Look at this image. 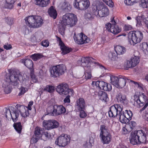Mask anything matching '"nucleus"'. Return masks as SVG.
<instances>
[{
    "label": "nucleus",
    "mask_w": 148,
    "mask_h": 148,
    "mask_svg": "<svg viewBox=\"0 0 148 148\" xmlns=\"http://www.w3.org/2000/svg\"><path fill=\"white\" fill-rule=\"evenodd\" d=\"M53 110H54V105L49 104L47 109V114H50L51 116H53Z\"/></svg>",
    "instance_id": "a19ab883"
},
{
    "label": "nucleus",
    "mask_w": 148,
    "mask_h": 148,
    "mask_svg": "<svg viewBox=\"0 0 148 148\" xmlns=\"http://www.w3.org/2000/svg\"><path fill=\"white\" fill-rule=\"evenodd\" d=\"M45 90L49 92H53L54 90V87L52 86L47 85L46 86Z\"/></svg>",
    "instance_id": "3c124183"
},
{
    "label": "nucleus",
    "mask_w": 148,
    "mask_h": 148,
    "mask_svg": "<svg viewBox=\"0 0 148 148\" xmlns=\"http://www.w3.org/2000/svg\"><path fill=\"white\" fill-rule=\"evenodd\" d=\"M140 7L143 8H148V0H141L140 3Z\"/></svg>",
    "instance_id": "79ce46f5"
},
{
    "label": "nucleus",
    "mask_w": 148,
    "mask_h": 148,
    "mask_svg": "<svg viewBox=\"0 0 148 148\" xmlns=\"http://www.w3.org/2000/svg\"><path fill=\"white\" fill-rule=\"evenodd\" d=\"M20 92L18 94L19 96H21L23 95L26 91H28V89L23 87H21L19 89Z\"/></svg>",
    "instance_id": "864d4df0"
},
{
    "label": "nucleus",
    "mask_w": 148,
    "mask_h": 148,
    "mask_svg": "<svg viewBox=\"0 0 148 148\" xmlns=\"http://www.w3.org/2000/svg\"><path fill=\"white\" fill-rule=\"evenodd\" d=\"M40 138L38 137V136L34 135L30 140V143L32 144L35 143L38 141Z\"/></svg>",
    "instance_id": "09e8293b"
},
{
    "label": "nucleus",
    "mask_w": 148,
    "mask_h": 148,
    "mask_svg": "<svg viewBox=\"0 0 148 148\" xmlns=\"http://www.w3.org/2000/svg\"><path fill=\"white\" fill-rule=\"evenodd\" d=\"M139 58L138 56H134V57L130 59L133 66H135L139 62Z\"/></svg>",
    "instance_id": "f704fd0d"
},
{
    "label": "nucleus",
    "mask_w": 148,
    "mask_h": 148,
    "mask_svg": "<svg viewBox=\"0 0 148 148\" xmlns=\"http://www.w3.org/2000/svg\"><path fill=\"white\" fill-rule=\"evenodd\" d=\"M66 109L62 105H54V110L53 111V116H57L65 113Z\"/></svg>",
    "instance_id": "dca6fc26"
},
{
    "label": "nucleus",
    "mask_w": 148,
    "mask_h": 148,
    "mask_svg": "<svg viewBox=\"0 0 148 148\" xmlns=\"http://www.w3.org/2000/svg\"><path fill=\"white\" fill-rule=\"evenodd\" d=\"M13 19L12 18L8 17L5 18V21L7 23L10 25H12L13 23Z\"/></svg>",
    "instance_id": "4d7b16f0"
},
{
    "label": "nucleus",
    "mask_w": 148,
    "mask_h": 148,
    "mask_svg": "<svg viewBox=\"0 0 148 148\" xmlns=\"http://www.w3.org/2000/svg\"><path fill=\"white\" fill-rule=\"evenodd\" d=\"M22 62L24 63L25 66L29 69H32L33 67V64L31 60L28 59H25L23 60Z\"/></svg>",
    "instance_id": "c85d7f7f"
},
{
    "label": "nucleus",
    "mask_w": 148,
    "mask_h": 148,
    "mask_svg": "<svg viewBox=\"0 0 148 148\" xmlns=\"http://www.w3.org/2000/svg\"><path fill=\"white\" fill-rule=\"evenodd\" d=\"M99 10L97 9V7H96L97 10L95 11L94 14L96 16L101 17H106L109 14V10L107 7L102 2L99 3Z\"/></svg>",
    "instance_id": "9d476101"
},
{
    "label": "nucleus",
    "mask_w": 148,
    "mask_h": 148,
    "mask_svg": "<svg viewBox=\"0 0 148 148\" xmlns=\"http://www.w3.org/2000/svg\"><path fill=\"white\" fill-rule=\"evenodd\" d=\"M20 75L17 74L16 72H13L10 74V76L6 77L5 82L3 83V87H4V91L6 93L11 92V89L8 86L10 84L16 86L18 84L19 77Z\"/></svg>",
    "instance_id": "f257e3e1"
},
{
    "label": "nucleus",
    "mask_w": 148,
    "mask_h": 148,
    "mask_svg": "<svg viewBox=\"0 0 148 148\" xmlns=\"http://www.w3.org/2000/svg\"><path fill=\"white\" fill-rule=\"evenodd\" d=\"M70 140L69 136L62 134L56 139L55 143L60 147H64L68 144Z\"/></svg>",
    "instance_id": "ddd939ff"
},
{
    "label": "nucleus",
    "mask_w": 148,
    "mask_h": 148,
    "mask_svg": "<svg viewBox=\"0 0 148 148\" xmlns=\"http://www.w3.org/2000/svg\"><path fill=\"white\" fill-rule=\"evenodd\" d=\"M21 116L23 117H26L29 116V111L27 110L24 112L22 113L21 114Z\"/></svg>",
    "instance_id": "774afa93"
},
{
    "label": "nucleus",
    "mask_w": 148,
    "mask_h": 148,
    "mask_svg": "<svg viewBox=\"0 0 148 148\" xmlns=\"http://www.w3.org/2000/svg\"><path fill=\"white\" fill-rule=\"evenodd\" d=\"M107 5L110 7H112L113 3L112 0H102Z\"/></svg>",
    "instance_id": "e2e57ef3"
},
{
    "label": "nucleus",
    "mask_w": 148,
    "mask_h": 148,
    "mask_svg": "<svg viewBox=\"0 0 148 148\" xmlns=\"http://www.w3.org/2000/svg\"><path fill=\"white\" fill-rule=\"evenodd\" d=\"M56 37L57 38L58 41H59V45L60 46V48L61 49H62V47H64L65 46L64 45V44L62 42L61 38L60 37H58L57 36H56Z\"/></svg>",
    "instance_id": "bf43d9fd"
},
{
    "label": "nucleus",
    "mask_w": 148,
    "mask_h": 148,
    "mask_svg": "<svg viewBox=\"0 0 148 148\" xmlns=\"http://www.w3.org/2000/svg\"><path fill=\"white\" fill-rule=\"evenodd\" d=\"M85 69L86 71L85 72V78L86 79L91 78V70L90 66H88Z\"/></svg>",
    "instance_id": "c756f323"
},
{
    "label": "nucleus",
    "mask_w": 148,
    "mask_h": 148,
    "mask_svg": "<svg viewBox=\"0 0 148 148\" xmlns=\"http://www.w3.org/2000/svg\"><path fill=\"white\" fill-rule=\"evenodd\" d=\"M106 82L103 81H97L96 82H93L92 84H94L97 87H98L101 89H103V86L106 85Z\"/></svg>",
    "instance_id": "72a5a7b5"
},
{
    "label": "nucleus",
    "mask_w": 148,
    "mask_h": 148,
    "mask_svg": "<svg viewBox=\"0 0 148 148\" xmlns=\"http://www.w3.org/2000/svg\"><path fill=\"white\" fill-rule=\"evenodd\" d=\"M112 23H109L106 25V27L108 30L113 34L116 35L120 32L121 30L116 25V23L113 18L111 21Z\"/></svg>",
    "instance_id": "f8f14e48"
},
{
    "label": "nucleus",
    "mask_w": 148,
    "mask_h": 148,
    "mask_svg": "<svg viewBox=\"0 0 148 148\" xmlns=\"http://www.w3.org/2000/svg\"><path fill=\"white\" fill-rule=\"evenodd\" d=\"M72 49L71 48H69L65 46L64 47H62L61 50L62 51V54L63 55H65L72 51Z\"/></svg>",
    "instance_id": "37998d69"
},
{
    "label": "nucleus",
    "mask_w": 148,
    "mask_h": 148,
    "mask_svg": "<svg viewBox=\"0 0 148 148\" xmlns=\"http://www.w3.org/2000/svg\"><path fill=\"white\" fill-rule=\"evenodd\" d=\"M42 33L41 32H36L34 37L36 39V41H40L42 38Z\"/></svg>",
    "instance_id": "49530a36"
},
{
    "label": "nucleus",
    "mask_w": 148,
    "mask_h": 148,
    "mask_svg": "<svg viewBox=\"0 0 148 148\" xmlns=\"http://www.w3.org/2000/svg\"><path fill=\"white\" fill-rule=\"evenodd\" d=\"M43 126L45 128L49 130L58 128L59 125L58 122L54 120H44L43 122Z\"/></svg>",
    "instance_id": "4468645a"
},
{
    "label": "nucleus",
    "mask_w": 148,
    "mask_h": 148,
    "mask_svg": "<svg viewBox=\"0 0 148 148\" xmlns=\"http://www.w3.org/2000/svg\"><path fill=\"white\" fill-rule=\"evenodd\" d=\"M66 25L62 23V22H61L59 27V32L62 35H64V34Z\"/></svg>",
    "instance_id": "58836bf2"
},
{
    "label": "nucleus",
    "mask_w": 148,
    "mask_h": 148,
    "mask_svg": "<svg viewBox=\"0 0 148 148\" xmlns=\"http://www.w3.org/2000/svg\"><path fill=\"white\" fill-rule=\"evenodd\" d=\"M12 112L10 109H7L5 113V115L6 118L8 119L9 117L10 116Z\"/></svg>",
    "instance_id": "338daca9"
},
{
    "label": "nucleus",
    "mask_w": 148,
    "mask_h": 148,
    "mask_svg": "<svg viewBox=\"0 0 148 148\" xmlns=\"http://www.w3.org/2000/svg\"><path fill=\"white\" fill-rule=\"evenodd\" d=\"M81 62L82 66L85 67V68L87 67L86 66L89 63H92L99 65L101 69L103 68L105 69V67L99 64V62H96L95 60L92 57H82L81 58Z\"/></svg>",
    "instance_id": "2eb2a0df"
},
{
    "label": "nucleus",
    "mask_w": 148,
    "mask_h": 148,
    "mask_svg": "<svg viewBox=\"0 0 148 148\" xmlns=\"http://www.w3.org/2000/svg\"><path fill=\"white\" fill-rule=\"evenodd\" d=\"M5 6L9 9H12L13 7V4L15 2L14 0H5Z\"/></svg>",
    "instance_id": "e433bc0d"
},
{
    "label": "nucleus",
    "mask_w": 148,
    "mask_h": 148,
    "mask_svg": "<svg viewBox=\"0 0 148 148\" xmlns=\"http://www.w3.org/2000/svg\"><path fill=\"white\" fill-rule=\"evenodd\" d=\"M136 132L138 136L140 143H144L146 141H148V134L146 135L145 132L142 130L136 131Z\"/></svg>",
    "instance_id": "f3484780"
},
{
    "label": "nucleus",
    "mask_w": 148,
    "mask_h": 148,
    "mask_svg": "<svg viewBox=\"0 0 148 148\" xmlns=\"http://www.w3.org/2000/svg\"><path fill=\"white\" fill-rule=\"evenodd\" d=\"M128 37L130 39L134 45L140 42L143 39V34L139 31H131L128 34Z\"/></svg>",
    "instance_id": "0eeeda50"
},
{
    "label": "nucleus",
    "mask_w": 148,
    "mask_h": 148,
    "mask_svg": "<svg viewBox=\"0 0 148 148\" xmlns=\"http://www.w3.org/2000/svg\"><path fill=\"white\" fill-rule=\"evenodd\" d=\"M60 5L61 9L65 12H70L71 8V6L66 1L61 3Z\"/></svg>",
    "instance_id": "4be33fe9"
},
{
    "label": "nucleus",
    "mask_w": 148,
    "mask_h": 148,
    "mask_svg": "<svg viewBox=\"0 0 148 148\" xmlns=\"http://www.w3.org/2000/svg\"><path fill=\"white\" fill-rule=\"evenodd\" d=\"M43 56L42 55L39 53H35L32 55L30 57L34 60L36 61L37 60L42 58Z\"/></svg>",
    "instance_id": "a18cd8bd"
},
{
    "label": "nucleus",
    "mask_w": 148,
    "mask_h": 148,
    "mask_svg": "<svg viewBox=\"0 0 148 148\" xmlns=\"http://www.w3.org/2000/svg\"><path fill=\"white\" fill-rule=\"evenodd\" d=\"M84 110H79L80 111L79 116L81 118H85L87 116L86 114L84 111Z\"/></svg>",
    "instance_id": "680f3d73"
},
{
    "label": "nucleus",
    "mask_w": 148,
    "mask_h": 148,
    "mask_svg": "<svg viewBox=\"0 0 148 148\" xmlns=\"http://www.w3.org/2000/svg\"><path fill=\"white\" fill-rule=\"evenodd\" d=\"M141 49L144 51L148 52V45L146 42H144L140 45Z\"/></svg>",
    "instance_id": "de8ad7c7"
},
{
    "label": "nucleus",
    "mask_w": 148,
    "mask_h": 148,
    "mask_svg": "<svg viewBox=\"0 0 148 148\" xmlns=\"http://www.w3.org/2000/svg\"><path fill=\"white\" fill-rule=\"evenodd\" d=\"M116 53H110L109 54V56L112 60H114L116 59Z\"/></svg>",
    "instance_id": "69168bd1"
},
{
    "label": "nucleus",
    "mask_w": 148,
    "mask_h": 148,
    "mask_svg": "<svg viewBox=\"0 0 148 148\" xmlns=\"http://www.w3.org/2000/svg\"><path fill=\"white\" fill-rule=\"evenodd\" d=\"M76 15L72 13H67L62 18V23H63L70 27L75 26L77 22Z\"/></svg>",
    "instance_id": "39448f33"
},
{
    "label": "nucleus",
    "mask_w": 148,
    "mask_h": 148,
    "mask_svg": "<svg viewBox=\"0 0 148 148\" xmlns=\"http://www.w3.org/2000/svg\"><path fill=\"white\" fill-rule=\"evenodd\" d=\"M99 131V137L102 143L103 144H109L111 141V137L108 127L105 124L101 125Z\"/></svg>",
    "instance_id": "20e7f679"
},
{
    "label": "nucleus",
    "mask_w": 148,
    "mask_h": 148,
    "mask_svg": "<svg viewBox=\"0 0 148 148\" xmlns=\"http://www.w3.org/2000/svg\"><path fill=\"white\" fill-rule=\"evenodd\" d=\"M116 98L118 102L123 105H126L128 103L126 96L125 95L121 93H118L116 96Z\"/></svg>",
    "instance_id": "aec40b11"
},
{
    "label": "nucleus",
    "mask_w": 148,
    "mask_h": 148,
    "mask_svg": "<svg viewBox=\"0 0 148 148\" xmlns=\"http://www.w3.org/2000/svg\"><path fill=\"white\" fill-rule=\"evenodd\" d=\"M77 109L78 110H84L85 103L84 99L83 98H79L77 101Z\"/></svg>",
    "instance_id": "b1692460"
},
{
    "label": "nucleus",
    "mask_w": 148,
    "mask_h": 148,
    "mask_svg": "<svg viewBox=\"0 0 148 148\" xmlns=\"http://www.w3.org/2000/svg\"><path fill=\"white\" fill-rule=\"evenodd\" d=\"M140 0H125V3L127 5H132L133 3L137 2Z\"/></svg>",
    "instance_id": "603ef678"
},
{
    "label": "nucleus",
    "mask_w": 148,
    "mask_h": 148,
    "mask_svg": "<svg viewBox=\"0 0 148 148\" xmlns=\"http://www.w3.org/2000/svg\"><path fill=\"white\" fill-rule=\"evenodd\" d=\"M66 70V66L63 64L54 66L50 70L51 76L54 78L58 77L64 74Z\"/></svg>",
    "instance_id": "423d86ee"
},
{
    "label": "nucleus",
    "mask_w": 148,
    "mask_h": 148,
    "mask_svg": "<svg viewBox=\"0 0 148 148\" xmlns=\"http://www.w3.org/2000/svg\"><path fill=\"white\" fill-rule=\"evenodd\" d=\"M98 95L99 99L103 101L106 102L108 101L109 99L106 92L99 90L98 92Z\"/></svg>",
    "instance_id": "5701e85b"
},
{
    "label": "nucleus",
    "mask_w": 148,
    "mask_h": 148,
    "mask_svg": "<svg viewBox=\"0 0 148 148\" xmlns=\"http://www.w3.org/2000/svg\"><path fill=\"white\" fill-rule=\"evenodd\" d=\"M136 123L134 121H132L126 125V127H127V128H129L130 130L132 131L136 126Z\"/></svg>",
    "instance_id": "c03bdc74"
},
{
    "label": "nucleus",
    "mask_w": 148,
    "mask_h": 148,
    "mask_svg": "<svg viewBox=\"0 0 148 148\" xmlns=\"http://www.w3.org/2000/svg\"><path fill=\"white\" fill-rule=\"evenodd\" d=\"M26 24L30 27L37 28L41 26L43 24L41 17L36 16H29L25 19Z\"/></svg>",
    "instance_id": "7ed1b4c3"
},
{
    "label": "nucleus",
    "mask_w": 148,
    "mask_h": 148,
    "mask_svg": "<svg viewBox=\"0 0 148 148\" xmlns=\"http://www.w3.org/2000/svg\"><path fill=\"white\" fill-rule=\"evenodd\" d=\"M126 114H125V116L127 117L129 120L130 121L132 119V112L130 110H126Z\"/></svg>",
    "instance_id": "5fc2aeb1"
},
{
    "label": "nucleus",
    "mask_w": 148,
    "mask_h": 148,
    "mask_svg": "<svg viewBox=\"0 0 148 148\" xmlns=\"http://www.w3.org/2000/svg\"><path fill=\"white\" fill-rule=\"evenodd\" d=\"M90 4L88 0H75L73 5L75 8L78 10H84L89 7Z\"/></svg>",
    "instance_id": "9b49d317"
},
{
    "label": "nucleus",
    "mask_w": 148,
    "mask_h": 148,
    "mask_svg": "<svg viewBox=\"0 0 148 148\" xmlns=\"http://www.w3.org/2000/svg\"><path fill=\"white\" fill-rule=\"evenodd\" d=\"M49 42L48 40H45L42 41L41 45L43 47H47L49 46Z\"/></svg>",
    "instance_id": "0e129e2a"
},
{
    "label": "nucleus",
    "mask_w": 148,
    "mask_h": 148,
    "mask_svg": "<svg viewBox=\"0 0 148 148\" xmlns=\"http://www.w3.org/2000/svg\"><path fill=\"white\" fill-rule=\"evenodd\" d=\"M120 77L112 75L110 76V83L112 84L116 87Z\"/></svg>",
    "instance_id": "2f4dec72"
},
{
    "label": "nucleus",
    "mask_w": 148,
    "mask_h": 148,
    "mask_svg": "<svg viewBox=\"0 0 148 148\" xmlns=\"http://www.w3.org/2000/svg\"><path fill=\"white\" fill-rule=\"evenodd\" d=\"M84 34L81 33L76 35L75 34L73 38L75 42L78 44L82 45L84 43Z\"/></svg>",
    "instance_id": "412c9836"
},
{
    "label": "nucleus",
    "mask_w": 148,
    "mask_h": 148,
    "mask_svg": "<svg viewBox=\"0 0 148 148\" xmlns=\"http://www.w3.org/2000/svg\"><path fill=\"white\" fill-rule=\"evenodd\" d=\"M133 98L134 106H137L138 108H139L144 106L139 111L140 113H142L148 106V99L146 96L143 93L142 95L140 96L135 95Z\"/></svg>",
    "instance_id": "f03ea898"
},
{
    "label": "nucleus",
    "mask_w": 148,
    "mask_h": 148,
    "mask_svg": "<svg viewBox=\"0 0 148 148\" xmlns=\"http://www.w3.org/2000/svg\"><path fill=\"white\" fill-rule=\"evenodd\" d=\"M131 131L129 128H127L125 126V127H123L122 133L123 134H126L129 133Z\"/></svg>",
    "instance_id": "6e6d98bb"
},
{
    "label": "nucleus",
    "mask_w": 148,
    "mask_h": 148,
    "mask_svg": "<svg viewBox=\"0 0 148 148\" xmlns=\"http://www.w3.org/2000/svg\"><path fill=\"white\" fill-rule=\"evenodd\" d=\"M118 118H119L120 121L123 123H128L130 120L126 116L125 113L124 114L123 111L120 115H119Z\"/></svg>",
    "instance_id": "a878e982"
},
{
    "label": "nucleus",
    "mask_w": 148,
    "mask_h": 148,
    "mask_svg": "<svg viewBox=\"0 0 148 148\" xmlns=\"http://www.w3.org/2000/svg\"><path fill=\"white\" fill-rule=\"evenodd\" d=\"M43 133V130L40 127H36L34 132V135L40 137L42 139V133Z\"/></svg>",
    "instance_id": "7c9ffc66"
},
{
    "label": "nucleus",
    "mask_w": 148,
    "mask_h": 148,
    "mask_svg": "<svg viewBox=\"0 0 148 148\" xmlns=\"http://www.w3.org/2000/svg\"><path fill=\"white\" fill-rule=\"evenodd\" d=\"M56 90L59 94L63 96L68 94L72 95L74 92L73 89L69 88L67 84L64 83L58 85L56 88Z\"/></svg>",
    "instance_id": "6e6552de"
},
{
    "label": "nucleus",
    "mask_w": 148,
    "mask_h": 148,
    "mask_svg": "<svg viewBox=\"0 0 148 148\" xmlns=\"http://www.w3.org/2000/svg\"><path fill=\"white\" fill-rule=\"evenodd\" d=\"M123 107L119 104H114L111 106L108 111L109 116L110 117H118L122 112Z\"/></svg>",
    "instance_id": "1a4fd4ad"
},
{
    "label": "nucleus",
    "mask_w": 148,
    "mask_h": 148,
    "mask_svg": "<svg viewBox=\"0 0 148 148\" xmlns=\"http://www.w3.org/2000/svg\"><path fill=\"white\" fill-rule=\"evenodd\" d=\"M48 12L49 16L54 19L56 18L57 15L56 11V10L54 9L53 6H51L49 8L48 10Z\"/></svg>",
    "instance_id": "cd10ccee"
},
{
    "label": "nucleus",
    "mask_w": 148,
    "mask_h": 148,
    "mask_svg": "<svg viewBox=\"0 0 148 148\" xmlns=\"http://www.w3.org/2000/svg\"><path fill=\"white\" fill-rule=\"evenodd\" d=\"M11 115L10 116L11 117L12 120L14 122H16L18 120L19 114L18 112H12Z\"/></svg>",
    "instance_id": "c9c22d12"
},
{
    "label": "nucleus",
    "mask_w": 148,
    "mask_h": 148,
    "mask_svg": "<svg viewBox=\"0 0 148 148\" xmlns=\"http://www.w3.org/2000/svg\"><path fill=\"white\" fill-rule=\"evenodd\" d=\"M13 127L16 131L18 133H20L21 132L22 127L21 123L20 122L14 123Z\"/></svg>",
    "instance_id": "473e14b6"
},
{
    "label": "nucleus",
    "mask_w": 148,
    "mask_h": 148,
    "mask_svg": "<svg viewBox=\"0 0 148 148\" xmlns=\"http://www.w3.org/2000/svg\"><path fill=\"white\" fill-rule=\"evenodd\" d=\"M95 10H93V14H91V12H87L84 15V17L87 20H91L94 18V15H95L94 14L95 11Z\"/></svg>",
    "instance_id": "ea45409f"
},
{
    "label": "nucleus",
    "mask_w": 148,
    "mask_h": 148,
    "mask_svg": "<svg viewBox=\"0 0 148 148\" xmlns=\"http://www.w3.org/2000/svg\"><path fill=\"white\" fill-rule=\"evenodd\" d=\"M132 64V63L130 60H127V61L126 63L125 64V67L127 68L134 67V66H133Z\"/></svg>",
    "instance_id": "052dcab7"
},
{
    "label": "nucleus",
    "mask_w": 148,
    "mask_h": 148,
    "mask_svg": "<svg viewBox=\"0 0 148 148\" xmlns=\"http://www.w3.org/2000/svg\"><path fill=\"white\" fill-rule=\"evenodd\" d=\"M136 20L137 22V24L136 26L137 27H140L141 25V21L142 19L140 18V17H137L136 18Z\"/></svg>",
    "instance_id": "13d9d810"
},
{
    "label": "nucleus",
    "mask_w": 148,
    "mask_h": 148,
    "mask_svg": "<svg viewBox=\"0 0 148 148\" xmlns=\"http://www.w3.org/2000/svg\"><path fill=\"white\" fill-rule=\"evenodd\" d=\"M136 132V131L132 132L130 137V142L133 145H135L140 143L138 136Z\"/></svg>",
    "instance_id": "6ab92c4d"
},
{
    "label": "nucleus",
    "mask_w": 148,
    "mask_h": 148,
    "mask_svg": "<svg viewBox=\"0 0 148 148\" xmlns=\"http://www.w3.org/2000/svg\"><path fill=\"white\" fill-rule=\"evenodd\" d=\"M15 107L17 109V111L19 112L20 114L24 112L26 110L25 107L23 105L17 104L16 106Z\"/></svg>",
    "instance_id": "4c0bfd02"
},
{
    "label": "nucleus",
    "mask_w": 148,
    "mask_h": 148,
    "mask_svg": "<svg viewBox=\"0 0 148 148\" xmlns=\"http://www.w3.org/2000/svg\"><path fill=\"white\" fill-rule=\"evenodd\" d=\"M115 51L117 54L121 55L124 54L126 51V49L123 47L117 45L114 48Z\"/></svg>",
    "instance_id": "bb28decb"
},
{
    "label": "nucleus",
    "mask_w": 148,
    "mask_h": 148,
    "mask_svg": "<svg viewBox=\"0 0 148 148\" xmlns=\"http://www.w3.org/2000/svg\"><path fill=\"white\" fill-rule=\"evenodd\" d=\"M119 79L116 86V88H121L123 87L127 82H131L130 81H131V80L128 79L124 76L119 77Z\"/></svg>",
    "instance_id": "a211bd4d"
},
{
    "label": "nucleus",
    "mask_w": 148,
    "mask_h": 148,
    "mask_svg": "<svg viewBox=\"0 0 148 148\" xmlns=\"http://www.w3.org/2000/svg\"><path fill=\"white\" fill-rule=\"evenodd\" d=\"M35 4L41 7L47 6L50 3V0H35Z\"/></svg>",
    "instance_id": "393cba45"
},
{
    "label": "nucleus",
    "mask_w": 148,
    "mask_h": 148,
    "mask_svg": "<svg viewBox=\"0 0 148 148\" xmlns=\"http://www.w3.org/2000/svg\"><path fill=\"white\" fill-rule=\"evenodd\" d=\"M112 89V86L110 84L106 83V85L103 86V90L105 91H110Z\"/></svg>",
    "instance_id": "8fccbe9b"
}]
</instances>
